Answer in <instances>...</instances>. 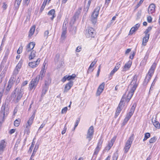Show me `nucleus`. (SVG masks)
<instances>
[{
	"mask_svg": "<svg viewBox=\"0 0 160 160\" xmlns=\"http://www.w3.org/2000/svg\"><path fill=\"white\" fill-rule=\"evenodd\" d=\"M9 102H6L5 103H3L1 107L0 113V116L2 118V120L0 121V125H2V124L4 121L6 117L9 113V107L8 105Z\"/></svg>",
	"mask_w": 160,
	"mask_h": 160,
	"instance_id": "f257e3e1",
	"label": "nucleus"
},
{
	"mask_svg": "<svg viewBox=\"0 0 160 160\" xmlns=\"http://www.w3.org/2000/svg\"><path fill=\"white\" fill-rule=\"evenodd\" d=\"M23 93L22 90L21 88L19 89L17 87L11 94V98L17 102L21 99Z\"/></svg>",
	"mask_w": 160,
	"mask_h": 160,
	"instance_id": "f03ea898",
	"label": "nucleus"
},
{
	"mask_svg": "<svg viewBox=\"0 0 160 160\" xmlns=\"http://www.w3.org/2000/svg\"><path fill=\"white\" fill-rule=\"evenodd\" d=\"M156 65L157 64L156 63L154 62L151 66L148 72V74H147L146 78L144 79L143 82V84L144 85H146L148 82H149L150 80L151 79V78L154 72Z\"/></svg>",
	"mask_w": 160,
	"mask_h": 160,
	"instance_id": "7ed1b4c3",
	"label": "nucleus"
},
{
	"mask_svg": "<svg viewBox=\"0 0 160 160\" xmlns=\"http://www.w3.org/2000/svg\"><path fill=\"white\" fill-rule=\"evenodd\" d=\"M100 9V6H97L94 10L91 15V21L94 25L97 22V17L98 16Z\"/></svg>",
	"mask_w": 160,
	"mask_h": 160,
	"instance_id": "20e7f679",
	"label": "nucleus"
},
{
	"mask_svg": "<svg viewBox=\"0 0 160 160\" xmlns=\"http://www.w3.org/2000/svg\"><path fill=\"white\" fill-rule=\"evenodd\" d=\"M133 134H132L127 141L124 148V153H127L131 147L132 142L133 140Z\"/></svg>",
	"mask_w": 160,
	"mask_h": 160,
	"instance_id": "39448f33",
	"label": "nucleus"
},
{
	"mask_svg": "<svg viewBox=\"0 0 160 160\" xmlns=\"http://www.w3.org/2000/svg\"><path fill=\"white\" fill-rule=\"evenodd\" d=\"M138 76L135 75L131 82L129 85V87L131 88L133 91H135L137 87L138 83L137 82Z\"/></svg>",
	"mask_w": 160,
	"mask_h": 160,
	"instance_id": "423d86ee",
	"label": "nucleus"
},
{
	"mask_svg": "<svg viewBox=\"0 0 160 160\" xmlns=\"http://www.w3.org/2000/svg\"><path fill=\"white\" fill-rule=\"evenodd\" d=\"M95 34V31L93 28L90 27L86 30L85 35L87 38H93Z\"/></svg>",
	"mask_w": 160,
	"mask_h": 160,
	"instance_id": "0eeeda50",
	"label": "nucleus"
},
{
	"mask_svg": "<svg viewBox=\"0 0 160 160\" xmlns=\"http://www.w3.org/2000/svg\"><path fill=\"white\" fill-rule=\"evenodd\" d=\"M94 129L93 126H91L88 129L86 135V138L90 141L93 138Z\"/></svg>",
	"mask_w": 160,
	"mask_h": 160,
	"instance_id": "6e6552de",
	"label": "nucleus"
},
{
	"mask_svg": "<svg viewBox=\"0 0 160 160\" xmlns=\"http://www.w3.org/2000/svg\"><path fill=\"white\" fill-rule=\"evenodd\" d=\"M102 142L103 141L101 139L99 140L97 147L95 150V151L93 155V157H95V158L97 156L98 154V153L99 152L102 147Z\"/></svg>",
	"mask_w": 160,
	"mask_h": 160,
	"instance_id": "1a4fd4ad",
	"label": "nucleus"
},
{
	"mask_svg": "<svg viewBox=\"0 0 160 160\" xmlns=\"http://www.w3.org/2000/svg\"><path fill=\"white\" fill-rule=\"evenodd\" d=\"M38 81L35 78L32 79L29 85L30 90H31L33 88L35 89L38 83Z\"/></svg>",
	"mask_w": 160,
	"mask_h": 160,
	"instance_id": "9d476101",
	"label": "nucleus"
},
{
	"mask_svg": "<svg viewBox=\"0 0 160 160\" xmlns=\"http://www.w3.org/2000/svg\"><path fill=\"white\" fill-rule=\"evenodd\" d=\"M35 45V42H31L29 43L27 46V48L25 52V54H27L28 52L32 50L34 48Z\"/></svg>",
	"mask_w": 160,
	"mask_h": 160,
	"instance_id": "9b49d317",
	"label": "nucleus"
},
{
	"mask_svg": "<svg viewBox=\"0 0 160 160\" xmlns=\"http://www.w3.org/2000/svg\"><path fill=\"white\" fill-rule=\"evenodd\" d=\"M134 91H133L132 89H131L127 95H125L126 96V98H125V101L128 102L132 97Z\"/></svg>",
	"mask_w": 160,
	"mask_h": 160,
	"instance_id": "f8f14e48",
	"label": "nucleus"
},
{
	"mask_svg": "<svg viewBox=\"0 0 160 160\" xmlns=\"http://www.w3.org/2000/svg\"><path fill=\"white\" fill-rule=\"evenodd\" d=\"M40 59L38 58L35 62H29L28 65L30 67L32 68H34L36 67L39 64L40 61Z\"/></svg>",
	"mask_w": 160,
	"mask_h": 160,
	"instance_id": "ddd939ff",
	"label": "nucleus"
},
{
	"mask_svg": "<svg viewBox=\"0 0 160 160\" xmlns=\"http://www.w3.org/2000/svg\"><path fill=\"white\" fill-rule=\"evenodd\" d=\"M105 85L104 82H102L99 86L96 93V95L99 96L100 94L102 92L104 88Z\"/></svg>",
	"mask_w": 160,
	"mask_h": 160,
	"instance_id": "4468645a",
	"label": "nucleus"
},
{
	"mask_svg": "<svg viewBox=\"0 0 160 160\" xmlns=\"http://www.w3.org/2000/svg\"><path fill=\"white\" fill-rule=\"evenodd\" d=\"M66 23L65 24V26H64V24L63 25L62 30V32L61 36V38L62 39H64L66 38V35L67 33V27L66 26Z\"/></svg>",
	"mask_w": 160,
	"mask_h": 160,
	"instance_id": "2eb2a0df",
	"label": "nucleus"
},
{
	"mask_svg": "<svg viewBox=\"0 0 160 160\" xmlns=\"http://www.w3.org/2000/svg\"><path fill=\"white\" fill-rule=\"evenodd\" d=\"M7 143L4 140H2L0 142V152H2L6 148Z\"/></svg>",
	"mask_w": 160,
	"mask_h": 160,
	"instance_id": "dca6fc26",
	"label": "nucleus"
},
{
	"mask_svg": "<svg viewBox=\"0 0 160 160\" xmlns=\"http://www.w3.org/2000/svg\"><path fill=\"white\" fill-rule=\"evenodd\" d=\"M140 24L137 23L136 24L134 27H132L131 29L129 34L132 35L133 33L136 31L140 27Z\"/></svg>",
	"mask_w": 160,
	"mask_h": 160,
	"instance_id": "f3484780",
	"label": "nucleus"
},
{
	"mask_svg": "<svg viewBox=\"0 0 160 160\" xmlns=\"http://www.w3.org/2000/svg\"><path fill=\"white\" fill-rule=\"evenodd\" d=\"M132 63V62L130 61H129L127 63H126L123 68L122 71L124 72L128 70L131 67Z\"/></svg>",
	"mask_w": 160,
	"mask_h": 160,
	"instance_id": "a211bd4d",
	"label": "nucleus"
},
{
	"mask_svg": "<svg viewBox=\"0 0 160 160\" xmlns=\"http://www.w3.org/2000/svg\"><path fill=\"white\" fill-rule=\"evenodd\" d=\"M73 85V82L71 81H69V82L66 85L65 87L64 92H67L71 88V87Z\"/></svg>",
	"mask_w": 160,
	"mask_h": 160,
	"instance_id": "6ab92c4d",
	"label": "nucleus"
},
{
	"mask_svg": "<svg viewBox=\"0 0 160 160\" xmlns=\"http://www.w3.org/2000/svg\"><path fill=\"white\" fill-rule=\"evenodd\" d=\"M155 5L154 4H152L149 6L148 11L149 14H152L154 12L155 10Z\"/></svg>",
	"mask_w": 160,
	"mask_h": 160,
	"instance_id": "aec40b11",
	"label": "nucleus"
},
{
	"mask_svg": "<svg viewBox=\"0 0 160 160\" xmlns=\"http://www.w3.org/2000/svg\"><path fill=\"white\" fill-rule=\"evenodd\" d=\"M35 113L34 112L31 117L29 118L26 125H28V126H31L32 124L35 117Z\"/></svg>",
	"mask_w": 160,
	"mask_h": 160,
	"instance_id": "412c9836",
	"label": "nucleus"
},
{
	"mask_svg": "<svg viewBox=\"0 0 160 160\" xmlns=\"http://www.w3.org/2000/svg\"><path fill=\"white\" fill-rule=\"evenodd\" d=\"M115 139L114 138H112L109 142L108 145L105 148V149L106 150L109 151L112 146L113 143L114 142Z\"/></svg>",
	"mask_w": 160,
	"mask_h": 160,
	"instance_id": "4be33fe9",
	"label": "nucleus"
},
{
	"mask_svg": "<svg viewBox=\"0 0 160 160\" xmlns=\"http://www.w3.org/2000/svg\"><path fill=\"white\" fill-rule=\"evenodd\" d=\"M45 74L44 70H42L40 72V74L38 75L35 78L38 81L39 79L42 80Z\"/></svg>",
	"mask_w": 160,
	"mask_h": 160,
	"instance_id": "5701e85b",
	"label": "nucleus"
},
{
	"mask_svg": "<svg viewBox=\"0 0 160 160\" xmlns=\"http://www.w3.org/2000/svg\"><path fill=\"white\" fill-rule=\"evenodd\" d=\"M149 37V34L145 35V36L143 38L142 44L144 46H145L146 43L148 42Z\"/></svg>",
	"mask_w": 160,
	"mask_h": 160,
	"instance_id": "b1692460",
	"label": "nucleus"
},
{
	"mask_svg": "<svg viewBox=\"0 0 160 160\" xmlns=\"http://www.w3.org/2000/svg\"><path fill=\"white\" fill-rule=\"evenodd\" d=\"M152 122L153 125L157 128H160V124L158 121L155 120H152Z\"/></svg>",
	"mask_w": 160,
	"mask_h": 160,
	"instance_id": "393cba45",
	"label": "nucleus"
},
{
	"mask_svg": "<svg viewBox=\"0 0 160 160\" xmlns=\"http://www.w3.org/2000/svg\"><path fill=\"white\" fill-rule=\"evenodd\" d=\"M97 60L96 59H95L94 61L92 62L90 66H89L88 70V72H92L93 71V69H92V68L93 67L94 65L96 64V62H97Z\"/></svg>",
	"mask_w": 160,
	"mask_h": 160,
	"instance_id": "a878e982",
	"label": "nucleus"
},
{
	"mask_svg": "<svg viewBox=\"0 0 160 160\" xmlns=\"http://www.w3.org/2000/svg\"><path fill=\"white\" fill-rule=\"evenodd\" d=\"M16 76L15 75H12L10 78V79L8 83L12 85H13L14 82H15L16 79Z\"/></svg>",
	"mask_w": 160,
	"mask_h": 160,
	"instance_id": "bb28decb",
	"label": "nucleus"
},
{
	"mask_svg": "<svg viewBox=\"0 0 160 160\" xmlns=\"http://www.w3.org/2000/svg\"><path fill=\"white\" fill-rule=\"evenodd\" d=\"M119 68H117L116 66H115L114 68L111 71V72L110 73L109 78L110 79L112 78L113 75L118 69Z\"/></svg>",
	"mask_w": 160,
	"mask_h": 160,
	"instance_id": "cd10ccee",
	"label": "nucleus"
},
{
	"mask_svg": "<svg viewBox=\"0 0 160 160\" xmlns=\"http://www.w3.org/2000/svg\"><path fill=\"white\" fill-rule=\"evenodd\" d=\"M55 11L54 9H52L49 11L48 13V14L49 16H52L51 18V19L52 20L53 18L55 17Z\"/></svg>",
	"mask_w": 160,
	"mask_h": 160,
	"instance_id": "c85d7f7f",
	"label": "nucleus"
},
{
	"mask_svg": "<svg viewBox=\"0 0 160 160\" xmlns=\"http://www.w3.org/2000/svg\"><path fill=\"white\" fill-rule=\"evenodd\" d=\"M35 29V26H32L30 29L29 31V37H31L34 33Z\"/></svg>",
	"mask_w": 160,
	"mask_h": 160,
	"instance_id": "c756f323",
	"label": "nucleus"
},
{
	"mask_svg": "<svg viewBox=\"0 0 160 160\" xmlns=\"http://www.w3.org/2000/svg\"><path fill=\"white\" fill-rule=\"evenodd\" d=\"M36 51L32 50L30 53L29 55V59L31 60L33 59L36 56Z\"/></svg>",
	"mask_w": 160,
	"mask_h": 160,
	"instance_id": "7c9ffc66",
	"label": "nucleus"
},
{
	"mask_svg": "<svg viewBox=\"0 0 160 160\" xmlns=\"http://www.w3.org/2000/svg\"><path fill=\"white\" fill-rule=\"evenodd\" d=\"M125 98H126L125 96L123 95L121 99V101L119 103L118 107H121L122 108V106L123 105V102L125 101Z\"/></svg>",
	"mask_w": 160,
	"mask_h": 160,
	"instance_id": "2f4dec72",
	"label": "nucleus"
},
{
	"mask_svg": "<svg viewBox=\"0 0 160 160\" xmlns=\"http://www.w3.org/2000/svg\"><path fill=\"white\" fill-rule=\"evenodd\" d=\"M91 1L92 0H89V1H88V3L87 4V5L86 6H85L84 8V10L87 12L88 11V9L91 3Z\"/></svg>",
	"mask_w": 160,
	"mask_h": 160,
	"instance_id": "473e14b6",
	"label": "nucleus"
},
{
	"mask_svg": "<svg viewBox=\"0 0 160 160\" xmlns=\"http://www.w3.org/2000/svg\"><path fill=\"white\" fill-rule=\"evenodd\" d=\"M21 122L20 119L18 118L16 119L14 122V125L16 127H18L20 125V123Z\"/></svg>",
	"mask_w": 160,
	"mask_h": 160,
	"instance_id": "72a5a7b5",
	"label": "nucleus"
},
{
	"mask_svg": "<svg viewBox=\"0 0 160 160\" xmlns=\"http://www.w3.org/2000/svg\"><path fill=\"white\" fill-rule=\"evenodd\" d=\"M30 128V126H28V125H26V127L24 130L25 133H26L28 135L30 133L29 128Z\"/></svg>",
	"mask_w": 160,
	"mask_h": 160,
	"instance_id": "f704fd0d",
	"label": "nucleus"
},
{
	"mask_svg": "<svg viewBox=\"0 0 160 160\" xmlns=\"http://www.w3.org/2000/svg\"><path fill=\"white\" fill-rule=\"evenodd\" d=\"M51 82V79H48V81H46L43 87L47 88H48V87Z\"/></svg>",
	"mask_w": 160,
	"mask_h": 160,
	"instance_id": "c9c22d12",
	"label": "nucleus"
},
{
	"mask_svg": "<svg viewBox=\"0 0 160 160\" xmlns=\"http://www.w3.org/2000/svg\"><path fill=\"white\" fill-rule=\"evenodd\" d=\"M51 82V79H48V81H46L43 87L47 88H48V87Z\"/></svg>",
	"mask_w": 160,
	"mask_h": 160,
	"instance_id": "e433bc0d",
	"label": "nucleus"
},
{
	"mask_svg": "<svg viewBox=\"0 0 160 160\" xmlns=\"http://www.w3.org/2000/svg\"><path fill=\"white\" fill-rule=\"evenodd\" d=\"M48 88H47L43 87L42 89V94L41 95V97H43L45 94L46 92L48 91Z\"/></svg>",
	"mask_w": 160,
	"mask_h": 160,
	"instance_id": "4c0bfd02",
	"label": "nucleus"
},
{
	"mask_svg": "<svg viewBox=\"0 0 160 160\" xmlns=\"http://www.w3.org/2000/svg\"><path fill=\"white\" fill-rule=\"evenodd\" d=\"M150 137V134L149 133L147 132L145 134V136L143 141H145Z\"/></svg>",
	"mask_w": 160,
	"mask_h": 160,
	"instance_id": "58836bf2",
	"label": "nucleus"
},
{
	"mask_svg": "<svg viewBox=\"0 0 160 160\" xmlns=\"http://www.w3.org/2000/svg\"><path fill=\"white\" fill-rule=\"evenodd\" d=\"M9 51L8 49H7L5 50V56L4 58V59L5 60H7V59L8 58V56L9 54Z\"/></svg>",
	"mask_w": 160,
	"mask_h": 160,
	"instance_id": "ea45409f",
	"label": "nucleus"
},
{
	"mask_svg": "<svg viewBox=\"0 0 160 160\" xmlns=\"http://www.w3.org/2000/svg\"><path fill=\"white\" fill-rule=\"evenodd\" d=\"M77 30V28L76 27H71L70 29V31H71L72 33L73 34H74L75 33L76 31Z\"/></svg>",
	"mask_w": 160,
	"mask_h": 160,
	"instance_id": "a19ab883",
	"label": "nucleus"
},
{
	"mask_svg": "<svg viewBox=\"0 0 160 160\" xmlns=\"http://www.w3.org/2000/svg\"><path fill=\"white\" fill-rule=\"evenodd\" d=\"M76 75L75 74H72L71 76H67V80H70L72 79H74L76 77Z\"/></svg>",
	"mask_w": 160,
	"mask_h": 160,
	"instance_id": "79ce46f5",
	"label": "nucleus"
},
{
	"mask_svg": "<svg viewBox=\"0 0 160 160\" xmlns=\"http://www.w3.org/2000/svg\"><path fill=\"white\" fill-rule=\"evenodd\" d=\"M47 2V0H44L43 3L42 5V6L41 7V8H40V10L41 11H42L43 10L44 8H45V7L46 5Z\"/></svg>",
	"mask_w": 160,
	"mask_h": 160,
	"instance_id": "37998d69",
	"label": "nucleus"
},
{
	"mask_svg": "<svg viewBox=\"0 0 160 160\" xmlns=\"http://www.w3.org/2000/svg\"><path fill=\"white\" fill-rule=\"evenodd\" d=\"M121 107H118L115 113V117H117L122 110Z\"/></svg>",
	"mask_w": 160,
	"mask_h": 160,
	"instance_id": "c03bdc74",
	"label": "nucleus"
},
{
	"mask_svg": "<svg viewBox=\"0 0 160 160\" xmlns=\"http://www.w3.org/2000/svg\"><path fill=\"white\" fill-rule=\"evenodd\" d=\"M12 85L8 83V85L6 89V91L7 92V94L9 92L10 89L11 87H12Z\"/></svg>",
	"mask_w": 160,
	"mask_h": 160,
	"instance_id": "a18cd8bd",
	"label": "nucleus"
},
{
	"mask_svg": "<svg viewBox=\"0 0 160 160\" xmlns=\"http://www.w3.org/2000/svg\"><path fill=\"white\" fill-rule=\"evenodd\" d=\"M157 140V138L156 137H154L151 138L149 140L150 143H153L156 142Z\"/></svg>",
	"mask_w": 160,
	"mask_h": 160,
	"instance_id": "49530a36",
	"label": "nucleus"
},
{
	"mask_svg": "<svg viewBox=\"0 0 160 160\" xmlns=\"http://www.w3.org/2000/svg\"><path fill=\"white\" fill-rule=\"evenodd\" d=\"M152 29V28L151 27H148L147 29H146V30L144 32V33L145 35L146 34H148V33Z\"/></svg>",
	"mask_w": 160,
	"mask_h": 160,
	"instance_id": "de8ad7c7",
	"label": "nucleus"
},
{
	"mask_svg": "<svg viewBox=\"0 0 160 160\" xmlns=\"http://www.w3.org/2000/svg\"><path fill=\"white\" fill-rule=\"evenodd\" d=\"M135 107H134V105H133L132 107L131 108V109L130 110V112L129 113H130V114L132 115V114L134 112V111L135 110Z\"/></svg>",
	"mask_w": 160,
	"mask_h": 160,
	"instance_id": "09e8293b",
	"label": "nucleus"
},
{
	"mask_svg": "<svg viewBox=\"0 0 160 160\" xmlns=\"http://www.w3.org/2000/svg\"><path fill=\"white\" fill-rule=\"evenodd\" d=\"M49 34L48 30L46 31L44 33V37L46 39H47L48 37V35Z\"/></svg>",
	"mask_w": 160,
	"mask_h": 160,
	"instance_id": "8fccbe9b",
	"label": "nucleus"
},
{
	"mask_svg": "<svg viewBox=\"0 0 160 160\" xmlns=\"http://www.w3.org/2000/svg\"><path fill=\"white\" fill-rule=\"evenodd\" d=\"M19 70V69L15 68L13 72V75H15L16 76V75L18 74Z\"/></svg>",
	"mask_w": 160,
	"mask_h": 160,
	"instance_id": "3c124183",
	"label": "nucleus"
},
{
	"mask_svg": "<svg viewBox=\"0 0 160 160\" xmlns=\"http://www.w3.org/2000/svg\"><path fill=\"white\" fill-rule=\"evenodd\" d=\"M68 110V107H66L63 108L61 111L62 114L65 113Z\"/></svg>",
	"mask_w": 160,
	"mask_h": 160,
	"instance_id": "603ef678",
	"label": "nucleus"
},
{
	"mask_svg": "<svg viewBox=\"0 0 160 160\" xmlns=\"http://www.w3.org/2000/svg\"><path fill=\"white\" fill-rule=\"evenodd\" d=\"M22 48L23 47L22 46H21L17 50V53L18 54L21 53L22 52Z\"/></svg>",
	"mask_w": 160,
	"mask_h": 160,
	"instance_id": "864d4df0",
	"label": "nucleus"
},
{
	"mask_svg": "<svg viewBox=\"0 0 160 160\" xmlns=\"http://www.w3.org/2000/svg\"><path fill=\"white\" fill-rule=\"evenodd\" d=\"M144 0H140L139 2L137 4L136 6V8H138L142 3Z\"/></svg>",
	"mask_w": 160,
	"mask_h": 160,
	"instance_id": "5fc2aeb1",
	"label": "nucleus"
},
{
	"mask_svg": "<svg viewBox=\"0 0 160 160\" xmlns=\"http://www.w3.org/2000/svg\"><path fill=\"white\" fill-rule=\"evenodd\" d=\"M22 65V63L21 62H19L18 65H17V66L16 67V68L19 69L20 70V69L21 68Z\"/></svg>",
	"mask_w": 160,
	"mask_h": 160,
	"instance_id": "6e6d98bb",
	"label": "nucleus"
},
{
	"mask_svg": "<svg viewBox=\"0 0 160 160\" xmlns=\"http://www.w3.org/2000/svg\"><path fill=\"white\" fill-rule=\"evenodd\" d=\"M30 0H23V4L28 6L29 4Z\"/></svg>",
	"mask_w": 160,
	"mask_h": 160,
	"instance_id": "4d7b16f0",
	"label": "nucleus"
},
{
	"mask_svg": "<svg viewBox=\"0 0 160 160\" xmlns=\"http://www.w3.org/2000/svg\"><path fill=\"white\" fill-rule=\"evenodd\" d=\"M22 0H16V2H15V5L17 4L18 7H19L20 4V3Z\"/></svg>",
	"mask_w": 160,
	"mask_h": 160,
	"instance_id": "13d9d810",
	"label": "nucleus"
},
{
	"mask_svg": "<svg viewBox=\"0 0 160 160\" xmlns=\"http://www.w3.org/2000/svg\"><path fill=\"white\" fill-rule=\"evenodd\" d=\"M80 121V118H78V119L77 120L76 122L75 123V127L74 128V129H75V128L77 127L78 124L79 122Z\"/></svg>",
	"mask_w": 160,
	"mask_h": 160,
	"instance_id": "bf43d9fd",
	"label": "nucleus"
},
{
	"mask_svg": "<svg viewBox=\"0 0 160 160\" xmlns=\"http://www.w3.org/2000/svg\"><path fill=\"white\" fill-rule=\"evenodd\" d=\"M155 80H154V81L152 82V83L151 85V87L150 88L149 91V93H150V91H152V90L153 87L154 86V85L155 84V82H154Z\"/></svg>",
	"mask_w": 160,
	"mask_h": 160,
	"instance_id": "052dcab7",
	"label": "nucleus"
},
{
	"mask_svg": "<svg viewBox=\"0 0 160 160\" xmlns=\"http://www.w3.org/2000/svg\"><path fill=\"white\" fill-rule=\"evenodd\" d=\"M33 146H34V145H33V144H32L31 145V146L30 147L29 150H28V152L29 153H31V152L32 149H33Z\"/></svg>",
	"mask_w": 160,
	"mask_h": 160,
	"instance_id": "680f3d73",
	"label": "nucleus"
},
{
	"mask_svg": "<svg viewBox=\"0 0 160 160\" xmlns=\"http://www.w3.org/2000/svg\"><path fill=\"white\" fill-rule=\"evenodd\" d=\"M147 21L148 22L150 23V22H152V18L151 16H148L147 18Z\"/></svg>",
	"mask_w": 160,
	"mask_h": 160,
	"instance_id": "e2e57ef3",
	"label": "nucleus"
},
{
	"mask_svg": "<svg viewBox=\"0 0 160 160\" xmlns=\"http://www.w3.org/2000/svg\"><path fill=\"white\" fill-rule=\"evenodd\" d=\"M100 68H101V65H100L98 67V71L97 72V75H96V76H97V77H98V76H99L100 72Z\"/></svg>",
	"mask_w": 160,
	"mask_h": 160,
	"instance_id": "0e129e2a",
	"label": "nucleus"
},
{
	"mask_svg": "<svg viewBox=\"0 0 160 160\" xmlns=\"http://www.w3.org/2000/svg\"><path fill=\"white\" fill-rule=\"evenodd\" d=\"M66 80H67V75L65 76L62 80V81L63 82H64Z\"/></svg>",
	"mask_w": 160,
	"mask_h": 160,
	"instance_id": "69168bd1",
	"label": "nucleus"
},
{
	"mask_svg": "<svg viewBox=\"0 0 160 160\" xmlns=\"http://www.w3.org/2000/svg\"><path fill=\"white\" fill-rule=\"evenodd\" d=\"M28 82L27 81H24L22 84V87L26 85L28 83Z\"/></svg>",
	"mask_w": 160,
	"mask_h": 160,
	"instance_id": "338daca9",
	"label": "nucleus"
},
{
	"mask_svg": "<svg viewBox=\"0 0 160 160\" xmlns=\"http://www.w3.org/2000/svg\"><path fill=\"white\" fill-rule=\"evenodd\" d=\"M7 7V5L5 3H3L2 8L4 10H5Z\"/></svg>",
	"mask_w": 160,
	"mask_h": 160,
	"instance_id": "774afa93",
	"label": "nucleus"
}]
</instances>
